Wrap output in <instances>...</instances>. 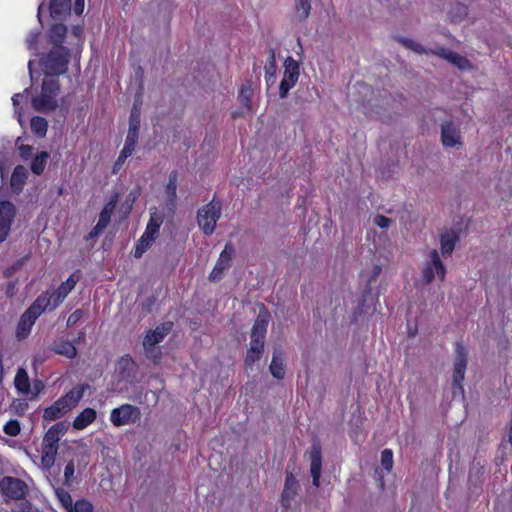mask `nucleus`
<instances>
[{
	"label": "nucleus",
	"instance_id": "obj_1",
	"mask_svg": "<svg viewBox=\"0 0 512 512\" xmlns=\"http://www.w3.org/2000/svg\"><path fill=\"white\" fill-rule=\"evenodd\" d=\"M61 92L59 78L44 76L39 94L31 98L32 108L39 113L49 114L55 111L60 105L58 96Z\"/></svg>",
	"mask_w": 512,
	"mask_h": 512
},
{
	"label": "nucleus",
	"instance_id": "obj_2",
	"mask_svg": "<svg viewBox=\"0 0 512 512\" xmlns=\"http://www.w3.org/2000/svg\"><path fill=\"white\" fill-rule=\"evenodd\" d=\"M70 62V50L63 45L52 47L47 54L39 59V64L44 76L59 78L68 71Z\"/></svg>",
	"mask_w": 512,
	"mask_h": 512
},
{
	"label": "nucleus",
	"instance_id": "obj_3",
	"mask_svg": "<svg viewBox=\"0 0 512 512\" xmlns=\"http://www.w3.org/2000/svg\"><path fill=\"white\" fill-rule=\"evenodd\" d=\"M137 374L138 367L136 363L131 358L122 357L115 367V379L111 383V391L118 394L127 393L129 386H134L139 382Z\"/></svg>",
	"mask_w": 512,
	"mask_h": 512
},
{
	"label": "nucleus",
	"instance_id": "obj_4",
	"mask_svg": "<svg viewBox=\"0 0 512 512\" xmlns=\"http://www.w3.org/2000/svg\"><path fill=\"white\" fill-rule=\"evenodd\" d=\"M455 360L453 367L452 394L453 398H464V389L462 382L464 380L465 371L468 363V354L466 348L460 343H455Z\"/></svg>",
	"mask_w": 512,
	"mask_h": 512
},
{
	"label": "nucleus",
	"instance_id": "obj_5",
	"mask_svg": "<svg viewBox=\"0 0 512 512\" xmlns=\"http://www.w3.org/2000/svg\"><path fill=\"white\" fill-rule=\"evenodd\" d=\"M221 210V203L215 202L214 199L198 210L197 222L205 235H211L214 232Z\"/></svg>",
	"mask_w": 512,
	"mask_h": 512
},
{
	"label": "nucleus",
	"instance_id": "obj_6",
	"mask_svg": "<svg viewBox=\"0 0 512 512\" xmlns=\"http://www.w3.org/2000/svg\"><path fill=\"white\" fill-rule=\"evenodd\" d=\"M446 274V268L440 258V255L436 249L430 251L428 259L422 270V274L418 283L421 285H428L432 283L436 277L441 281H444Z\"/></svg>",
	"mask_w": 512,
	"mask_h": 512
},
{
	"label": "nucleus",
	"instance_id": "obj_7",
	"mask_svg": "<svg viewBox=\"0 0 512 512\" xmlns=\"http://www.w3.org/2000/svg\"><path fill=\"white\" fill-rule=\"evenodd\" d=\"M299 75V62L288 56L284 61V75L279 86V96L281 99H285L288 96L289 90L297 83Z\"/></svg>",
	"mask_w": 512,
	"mask_h": 512
},
{
	"label": "nucleus",
	"instance_id": "obj_8",
	"mask_svg": "<svg viewBox=\"0 0 512 512\" xmlns=\"http://www.w3.org/2000/svg\"><path fill=\"white\" fill-rule=\"evenodd\" d=\"M234 255V245L231 242L226 243L223 251L220 253L216 265L208 277L209 281L218 282L223 278V273L225 270L230 268Z\"/></svg>",
	"mask_w": 512,
	"mask_h": 512
},
{
	"label": "nucleus",
	"instance_id": "obj_9",
	"mask_svg": "<svg viewBox=\"0 0 512 512\" xmlns=\"http://www.w3.org/2000/svg\"><path fill=\"white\" fill-rule=\"evenodd\" d=\"M140 416V411L136 406L130 404H123L115 408L111 412V422L119 427L129 423H135Z\"/></svg>",
	"mask_w": 512,
	"mask_h": 512
},
{
	"label": "nucleus",
	"instance_id": "obj_10",
	"mask_svg": "<svg viewBox=\"0 0 512 512\" xmlns=\"http://www.w3.org/2000/svg\"><path fill=\"white\" fill-rule=\"evenodd\" d=\"M309 453L311 462L310 473L312 477V483L314 486L319 487L320 476L322 471V447L318 438H314Z\"/></svg>",
	"mask_w": 512,
	"mask_h": 512
},
{
	"label": "nucleus",
	"instance_id": "obj_11",
	"mask_svg": "<svg viewBox=\"0 0 512 512\" xmlns=\"http://www.w3.org/2000/svg\"><path fill=\"white\" fill-rule=\"evenodd\" d=\"M15 215L16 207L12 202H0V243L7 239Z\"/></svg>",
	"mask_w": 512,
	"mask_h": 512
},
{
	"label": "nucleus",
	"instance_id": "obj_12",
	"mask_svg": "<svg viewBox=\"0 0 512 512\" xmlns=\"http://www.w3.org/2000/svg\"><path fill=\"white\" fill-rule=\"evenodd\" d=\"M270 319L271 314L269 310L262 304L254 321L250 336L265 339Z\"/></svg>",
	"mask_w": 512,
	"mask_h": 512
},
{
	"label": "nucleus",
	"instance_id": "obj_13",
	"mask_svg": "<svg viewBox=\"0 0 512 512\" xmlns=\"http://www.w3.org/2000/svg\"><path fill=\"white\" fill-rule=\"evenodd\" d=\"M71 0H50L48 10L50 17L56 21L65 20L71 13Z\"/></svg>",
	"mask_w": 512,
	"mask_h": 512
},
{
	"label": "nucleus",
	"instance_id": "obj_14",
	"mask_svg": "<svg viewBox=\"0 0 512 512\" xmlns=\"http://www.w3.org/2000/svg\"><path fill=\"white\" fill-rule=\"evenodd\" d=\"M173 328V322L167 321L158 325L154 330H150L144 340L143 346H155L167 336Z\"/></svg>",
	"mask_w": 512,
	"mask_h": 512
},
{
	"label": "nucleus",
	"instance_id": "obj_15",
	"mask_svg": "<svg viewBox=\"0 0 512 512\" xmlns=\"http://www.w3.org/2000/svg\"><path fill=\"white\" fill-rule=\"evenodd\" d=\"M299 483L291 472H286L284 489L281 495V504L285 509L290 507L291 501L297 494Z\"/></svg>",
	"mask_w": 512,
	"mask_h": 512
},
{
	"label": "nucleus",
	"instance_id": "obj_16",
	"mask_svg": "<svg viewBox=\"0 0 512 512\" xmlns=\"http://www.w3.org/2000/svg\"><path fill=\"white\" fill-rule=\"evenodd\" d=\"M284 358L285 353L281 346H275L269 370L272 376L278 380L283 379L285 376Z\"/></svg>",
	"mask_w": 512,
	"mask_h": 512
},
{
	"label": "nucleus",
	"instance_id": "obj_17",
	"mask_svg": "<svg viewBox=\"0 0 512 512\" xmlns=\"http://www.w3.org/2000/svg\"><path fill=\"white\" fill-rule=\"evenodd\" d=\"M28 179V170L23 165H17L10 178V187L14 194L19 195Z\"/></svg>",
	"mask_w": 512,
	"mask_h": 512
},
{
	"label": "nucleus",
	"instance_id": "obj_18",
	"mask_svg": "<svg viewBox=\"0 0 512 512\" xmlns=\"http://www.w3.org/2000/svg\"><path fill=\"white\" fill-rule=\"evenodd\" d=\"M140 122V108L136 103H134L129 116V129L126 140H132V142L136 143L138 142Z\"/></svg>",
	"mask_w": 512,
	"mask_h": 512
},
{
	"label": "nucleus",
	"instance_id": "obj_19",
	"mask_svg": "<svg viewBox=\"0 0 512 512\" xmlns=\"http://www.w3.org/2000/svg\"><path fill=\"white\" fill-rule=\"evenodd\" d=\"M78 279H74V275H71L66 282L62 283L56 291L51 294L53 298V305L50 310H54L69 294V292L75 287Z\"/></svg>",
	"mask_w": 512,
	"mask_h": 512
},
{
	"label": "nucleus",
	"instance_id": "obj_20",
	"mask_svg": "<svg viewBox=\"0 0 512 512\" xmlns=\"http://www.w3.org/2000/svg\"><path fill=\"white\" fill-rule=\"evenodd\" d=\"M470 220L467 217L461 216L453 228L450 229V256L452 255L455 246L459 243L462 233H466L469 227Z\"/></svg>",
	"mask_w": 512,
	"mask_h": 512
},
{
	"label": "nucleus",
	"instance_id": "obj_21",
	"mask_svg": "<svg viewBox=\"0 0 512 512\" xmlns=\"http://www.w3.org/2000/svg\"><path fill=\"white\" fill-rule=\"evenodd\" d=\"M60 398L44 410L43 418L47 421H54L64 416L69 410V405Z\"/></svg>",
	"mask_w": 512,
	"mask_h": 512
},
{
	"label": "nucleus",
	"instance_id": "obj_22",
	"mask_svg": "<svg viewBox=\"0 0 512 512\" xmlns=\"http://www.w3.org/2000/svg\"><path fill=\"white\" fill-rule=\"evenodd\" d=\"M67 26L62 23H56L51 26L47 33L48 41L56 47V45H63L66 38Z\"/></svg>",
	"mask_w": 512,
	"mask_h": 512
},
{
	"label": "nucleus",
	"instance_id": "obj_23",
	"mask_svg": "<svg viewBox=\"0 0 512 512\" xmlns=\"http://www.w3.org/2000/svg\"><path fill=\"white\" fill-rule=\"evenodd\" d=\"M89 387L90 386L88 384L76 386L68 391L64 396L60 397V399L65 401L64 404L69 405V410H71L82 399L84 391Z\"/></svg>",
	"mask_w": 512,
	"mask_h": 512
},
{
	"label": "nucleus",
	"instance_id": "obj_24",
	"mask_svg": "<svg viewBox=\"0 0 512 512\" xmlns=\"http://www.w3.org/2000/svg\"><path fill=\"white\" fill-rule=\"evenodd\" d=\"M51 350L69 359H73L77 356L76 347L71 342L62 339L55 341Z\"/></svg>",
	"mask_w": 512,
	"mask_h": 512
},
{
	"label": "nucleus",
	"instance_id": "obj_25",
	"mask_svg": "<svg viewBox=\"0 0 512 512\" xmlns=\"http://www.w3.org/2000/svg\"><path fill=\"white\" fill-rule=\"evenodd\" d=\"M96 418V411L92 408L84 409L73 421V427L82 430L91 424Z\"/></svg>",
	"mask_w": 512,
	"mask_h": 512
},
{
	"label": "nucleus",
	"instance_id": "obj_26",
	"mask_svg": "<svg viewBox=\"0 0 512 512\" xmlns=\"http://www.w3.org/2000/svg\"><path fill=\"white\" fill-rule=\"evenodd\" d=\"M164 221V217L161 213H158V212H152L150 214V219H149V222L147 224V227H146V230L144 233L147 234V236H152L154 237L155 239L158 238L159 236V229H160V226L162 225Z\"/></svg>",
	"mask_w": 512,
	"mask_h": 512
},
{
	"label": "nucleus",
	"instance_id": "obj_27",
	"mask_svg": "<svg viewBox=\"0 0 512 512\" xmlns=\"http://www.w3.org/2000/svg\"><path fill=\"white\" fill-rule=\"evenodd\" d=\"M35 321H36V319L34 317H32L28 313L24 312L21 315L20 320L17 325V332H16L17 338L18 339L25 338L29 334L31 327Z\"/></svg>",
	"mask_w": 512,
	"mask_h": 512
},
{
	"label": "nucleus",
	"instance_id": "obj_28",
	"mask_svg": "<svg viewBox=\"0 0 512 512\" xmlns=\"http://www.w3.org/2000/svg\"><path fill=\"white\" fill-rule=\"evenodd\" d=\"M32 133L38 138H44L48 131V121L41 116H34L30 120Z\"/></svg>",
	"mask_w": 512,
	"mask_h": 512
},
{
	"label": "nucleus",
	"instance_id": "obj_29",
	"mask_svg": "<svg viewBox=\"0 0 512 512\" xmlns=\"http://www.w3.org/2000/svg\"><path fill=\"white\" fill-rule=\"evenodd\" d=\"M50 155L47 151L37 153L31 161L30 169L35 175H41L46 167Z\"/></svg>",
	"mask_w": 512,
	"mask_h": 512
},
{
	"label": "nucleus",
	"instance_id": "obj_30",
	"mask_svg": "<svg viewBox=\"0 0 512 512\" xmlns=\"http://www.w3.org/2000/svg\"><path fill=\"white\" fill-rule=\"evenodd\" d=\"M14 383L16 389L23 394H28L31 391L29 377L24 368L17 370Z\"/></svg>",
	"mask_w": 512,
	"mask_h": 512
},
{
	"label": "nucleus",
	"instance_id": "obj_31",
	"mask_svg": "<svg viewBox=\"0 0 512 512\" xmlns=\"http://www.w3.org/2000/svg\"><path fill=\"white\" fill-rule=\"evenodd\" d=\"M176 190V173H171L169 175V182L166 186L167 206L170 210H172L175 207Z\"/></svg>",
	"mask_w": 512,
	"mask_h": 512
},
{
	"label": "nucleus",
	"instance_id": "obj_32",
	"mask_svg": "<svg viewBox=\"0 0 512 512\" xmlns=\"http://www.w3.org/2000/svg\"><path fill=\"white\" fill-rule=\"evenodd\" d=\"M468 15V8L463 3H456L450 8V22H461Z\"/></svg>",
	"mask_w": 512,
	"mask_h": 512
},
{
	"label": "nucleus",
	"instance_id": "obj_33",
	"mask_svg": "<svg viewBox=\"0 0 512 512\" xmlns=\"http://www.w3.org/2000/svg\"><path fill=\"white\" fill-rule=\"evenodd\" d=\"M156 239L152 236H147L146 233H144L141 238L139 239L135 251H134V257L140 258L142 255L147 251V249L152 245V243Z\"/></svg>",
	"mask_w": 512,
	"mask_h": 512
},
{
	"label": "nucleus",
	"instance_id": "obj_34",
	"mask_svg": "<svg viewBox=\"0 0 512 512\" xmlns=\"http://www.w3.org/2000/svg\"><path fill=\"white\" fill-rule=\"evenodd\" d=\"M295 10L299 21H305L308 18L311 10L310 0H296Z\"/></svg>",
	"mask_w": 512,
	"mask_h": 512
},
{
	"label": "nucleus",
	"instance_id": "obj_35",
	"mask_svg": "<svg viewBox=\"0 0 512 512\" xmlns=\"http://www.w3.org/2000/svg\"><path fill=\"white\" fill-rule=\"evenodd\" d=\"M450 64L457 66L460 70H471L474 68L473 64L465 57L451 52L450 50Z\"/></svg>",
	"mask_w": 512,
	"mask_h": 512
},
{
	"label": "nucleus",
	"instance_id": "obj_36",
	"mask_svg": "<svg viewBox=\"0 0 512 512\" xmlns=\"http://www.w3.org/2000/svg\"><path fill=\"white\" fill-rule=\"evenodd\" d=\"M55 493L65 512H68V510H70L73 505V500L70 493L63 488L55 489Z\"/></svg>",
	"mask_w": 512,
	"mask_h": 512
},
{
	"label": "nucleus",
	"instance_id": "obj_37",
	"mask_svg": "<svg viewBox=\"0 0 512 512\" xmlns=\"http://www.w3.org/2000/svg\"><path fill=\"white\" fill-rule=\"evenodd\" d=\"M397 40L404 47L412 50L415 53H418V54H427L428 53V51L420 43L415 42L412 39L405 38V37H398Z\"/></svg>",
	"mask_w": 512,
	"mask_h": 512
},
{
	"label": "nucleus",
	"instance_id": "obj_38",
	"mask_svg": "<svg viewBox=\"0 0 512 512\" xmlns=\"http://www.w3.org/2000/svg\"><path fill=\"white\" fill-rule=\"evenodd\" d=\"M253 95V87L251 81H247V85H244L239 92V100L243 106L249 108L251 97Z\"/></svg>",
	"mask_w": 512,
	"mask_h": 512
},
{
	"label": "nucleus",
	"instance_id": "obj_39",
	"mask_svg": "<svg viewBox=\"0 0 512 512\" xmlns=\"http://www.w3.org/2000/svg\"><path fill=\"white\" fill-rule=\"evenodd\" d=\"M360 306L363 312H368V310L374 306V296L371 292V288L368 285L363 292Z\"/></svg>",
	"mask_w": 512,
	"mask_h": 512
},
{
	"label": "nucleus",
	"instance_id": "obj_40",
	"mask_svg": "<svg viewBox=\"0 0 512 512\" xmlns=\"http://www.w3.org/2000/svg\"><path fill=\"white\" fill-rule=\"evenodd\" d=\"M93 505L86 499H79L73 503L72 508L68 512H93Z\"/></svg>",
	"mask_w": 512,
	"mask_h": 512
},
{
	"label": "nucleus",
	"instance_id": "obj_41",
	"mask_svg": "<svg viewBox=\"0 0 512 512\" xmlns=\"http://www.w3.org/2000/svg\"><path fill=\"white\" fill-rule=\"evenodd\" d=\"M74 472L75 466L74 462L71 460L67 463L64 469V485L67 487H71L74 483Z\"/></svg>",
	"mask_w": 512,
	"mask_h": 512
},
{
	"label": "nucleus",
	"instance_id": "obj_42",
	"mask_svg": "<svg viewBox=\"0 0 512 512\" xmlns=\"http://www.w3.org/2000/svg\"><path fill=\"white\" fill-rule=\"evenodd\" d=\"M381 465L387 472H390L392 470L393 453L390 449H384L381 452Z\"/></svg>",
	"mask_w": 512,
	"mask_h": 512
},
{
	"label": "nucleus",
	"instance_id": "obj_43",
	"mask_svg": "<svg viewBox=\"0 0 512 512\" xmlns=\"http://www.w3.org/2000/svg\"><path fill=\"white\" fill-rule=\"evenodd\" d=\"M10 409L17 415L22 416L28 409V402L24 399H16L12 402Z\"/></svg>",
	"mask_w": 512,
	"mask_h": 512
},
{
	"label": "nucleus",
	"instance_id": "obj_44",
	"mask_svg": "<svg viewBox=\"0 0 512 512\" xmlns=\"http://www.w3.org/2000/svg\"><path fill=\"white\" fill-rule=\"evenodd\" d=\"M3 430L9 436H17L20 433V423L17 420H10L5 424Z\"/></svg>",
	"mask_w": 512,
	"mask_h": 512
},
{
	"label": "nucleus",
	"instance_id": "obj_45",
	"mask_svg": "<svg viewBox=\"0 0 512 512\" xmlns=\"http://www.w3.org/2000/svg\"><path fill=\"white\" fill-rule=\"evenodd\" d=\"M34 303H36L40 308H42L43 312H44L46 308L49 307V309H50L51 306L53 305V298L51 297V295L50 296L48 295V292H46V293L41 294L34 301Z\"/></svg>",
	"mask_w": 512,
	"mask_h": 512
},
{
	"label": "nucleus",
	"instance_id": "obj_46",
	"mask_svg": "<svg viewBox=\"0 0 512 512\" xmlns=\"http://www.w3.org/2000/svg\"><path fill=\"white\" fill-rule=\"evenodd\" d=\"M148 358L152 359L154 363L159 362L162 356V352L155 346H143Z\"/></svg>",
	"mask_w": 512,
	"mask_h": 512
},
{
	"label": "nucleus",
	"instance_id": "obj_47",
	"mask_svg": "<svg viewBox=\"0 0 512 512\" xmlns=\"http://www.w3.org/2000/svg\"><path fill=\"white\" fill-rule=\"evenodd\" d=\"M117 199H112L110 202H108L105 207L100 212L99 217L104 218L108 221L111 219V215L116 207Z\"/></svg>",
	"mask_w": 512,
	"mask_h": 512
},
{
	"label": "nucleus",
	"instance_id": "obj_48",
	"mask_svg": "<svg viewBox=\"0 0 512 512\" xmlns=\"http://www.w3.org/2000/svg\"><path fill=\"white\" fill-rule=\"evenodd\" d=\"M250 338H251V342H250V348L248 350H251V352L263 353L264 339L257 338L254 336H250Z\"/></svg>",
	"mask_w": 512,
	"mask_h": 512
},
{
	"label": "nucleus",
	"instance_id": "obj_49",
	"mask_svg": "<svg viewBox=\"0 0 512 512\" xmlns=\"http://www.w3.org/2000/svg\"><path fill=\"white\" fill-rule=\"evenodd\" d=\"M18 151H19V156L21 157V159H23L24 161H27L28 159L31 158L33 151H34V147L31 145L21 144V145H18Z\"/></svg>",
	"mask_w": 512,
	"mask_h": 512
},
{
	"label": "nucleus",
	"instance_id": "obj_50",
	"mask_svg": "<svg viewBox=\"0 0 512 512\" xmlns=\"http://www.w3.org/2000/svg\"><path fill=\"white\" fill-rule=\"evenodd\" d=\"M276 69L277 68H272L270 70L269 67H264L267 88L272 87L276 82Z\"/></svg>",
	"mask_w": 512,
	"mask_h": 512
},
{
	"label": "nucleus",
	"instance_id": "obj_51",
	"mask_svg": "<svg viewBox=\"0 0 512 512\" xmlns=\"http://www.w3.org/2000/svg\"><path fill=\"white\" fill-rule=\"evenodd\" d=\"M70 423L67 421H60L50 427L58 436L64 435L69 429Z\"/></svg>",
	"mask_w": 512,
	"mask_h": 512
},
{
	"label": "nucleus",
	"instance_id": "obj_52",
	"mask_svg": "<svg viewBox=\"0 0 512 512\" xmlns=\"http://www.w3.org/2000/svg\"><path fill=\"white\" fill-rule=\"evenodd\" d=\"M136 144L137 143L132 142V140H125L124 147L120 153L122 155V158H128L129 156H131L133 151L135 150Z\"/></svg>",
	"mask_w": 512,
	"mask_h": 512
},
{
	"label": "nucleus",
	"instance_id": "obj_53",
	"mask_svg": "<svg viewBox=\"0 0 512 512\" xmlns=\"http://www.w3.org/2000/svg\"><path fill=\"white\" fill-rule=\"evenodd\" d=\"M60 436H58L52 429H48L43 438V443L58 445Z\"/></svg>",
	"mask_w": 512,
	"mask_h": 512
},
{
	"label": "nucleus",
	"instance_id": "obj_54",
	"mask_svg": "<svg viewBox=\"0 0 512 512\" xmlns=\"http://www.w3.org/2000/svg\"><path fill=\"white\" fill-rule=\"evenodd\" d=\"M157 301V297L155 295H152V296H149L147 297L142 303H141V307H142V310L145 312V313H150L152 311V308L153 306L155 305Z\"/></svg>",
	"mask_w": 512,
	"mask_h": 512
},
{
	"label": "nucleus",
	"instance_id": "obj_55",
	"mask_svg": "<svg viewBox=\"0 0 512 512\" xmlns=\"http://www.w3.org/2000/svg\"><path fill=\"white\" fill-rule=\"evenodd\" d=\"M83 310H75L67 319V327H73L82 318Z\"/></svg>",
	"mask_w": 512,
	"mask_h": 512
},
{
	"label": "nucleus",
	"instance_id": "obj_56",
	"mask_svg": "<svg viewBox=\"0 0 512 512\" xmlns=\"http://www.w3.org/2000/svg\"><path fill=\"white\" fill-rule=\"evenodd\" d=\"M262 353L247 351L244 363L246 366H252L256 361L260 360Z\"/></svg>",
	"mask_w": 512,
	"mask_h": 512
},
{
	"label": "nucleus",
	"instance_id": "obj_57",
	"mask_svg": "<svg viewBox=\"0 0 512 512\" xmlns=\"http://www.w3.org/2000/svg\"><path fill=\"white\" fill-rule=\"evenodd\" d=\"M268 54H269V57H268V60L264 67H269L270 70L272 68H277L275 49L272 47H269Z\"/></svg>",
	"mask_w": 512,
	"mask_h": 512
},
{
	"label": "nucleus",
	"instance_id": "obj_58",
	"mask_svg": "<svg viewBox=\"0 0 512 512\" xmlns=\"http://www.w3.org/2000/svg\"><path fill=\"white\" fill-rule=\"evenodd\" d=\"M375 223L380 228H388L390 226V224L392 223V220L384 215H377L375 217Z\"/></svg>",
	"mask_w": 512,
	"mask_h": 512
},
{
	"label": "nucleus",
	"instance_id": "obj_59",
	"mask_svg": "<svg viewBox=\"0 0 512 512\" xmlns=\"http://www.w3.org/2000/svg\"><path fill=\"white\" fill-rule=\"evenodd\" d=\"M58 450V445L42 443V454L46 453L50 456H56Z\"/></svg>",
	"mask_w": 512,
	"mask_h": 512
},
{
	"label": "nucleus",
	"instance_id": "obj_60",
	"mask_svg": "<svg viewBox=\"0 0 512 512\" xmlns=\"http://www.w3.org/2000/svg\"><path fill=\"white\" fill-rule=\"evenodd\" d=\"M45 388V385L43 383V381L39 380V379H35L33 381V390L31 391L32 392V397L31 399L33 398H36L38 396V394Z\"/></svg>",
	"mask_w": 512,
	"mask_h": 512
},
{
	"label": "nucleus",
	"instance_id": "obj_61",
	"mask_svg": "<svg viewBox=\"0 0 512 512\" xmlns=\"http://www.w3.org/2000/svg\"><path fill=\"white\" fill-rule=\"evenodd\" d=\"M25 312L37 319L43 312V309L33 302Z\"/></svg>",
	"mask_w": 512,
	"mask_h": 512
},
{
	"label": "nucleus",
	"instance_id": "obj_62",
	"mask_svg": "<svg viewBox=\"0 0 512 512\" xmlns=\"http://www.w3.org/2000/svg\"><path fill=\"white\" fill-rule=\"evenodd\" d=\"M139 194V188H136L127 195L126 202L130 203L129 207L127 208L128 212L132 209V203L135 202Z\"/></svg>",
	"mask_w": 512,
	"mask_h": 512
},
{
	"label": "nucleus",
	"instance_id": "obj_63",
	"mask_svg": "<svg viewBox=\"0 0 512 512\" xmlns=\"http://www.w3.org/2000/svg\"><path fill=\"white\" fill-rule=\"evenodd\" d=\"M441 141L443 146H448V123L441 124Z\"/></svg>",
	"mask_w": 512,
	"mask_h": 512
},
{
	"label": "nucleus",
	"instance_id": "obj_64",
	"mask_svg": "<svg viewBox=\"0 0 512 512\" xmlns=\"http://www.w3.org/2000/svg\"><path fill=\"white\" fill-rule=\"evenodd\" d=\"M54 461H55V457L54 456H50V455H48L46 453L42 454L41 462H42L43 466L49 468V467L53 466Z\"/></svg>",
	"mask_w": 512,
	"mask_h": 512
}]
</instances>
